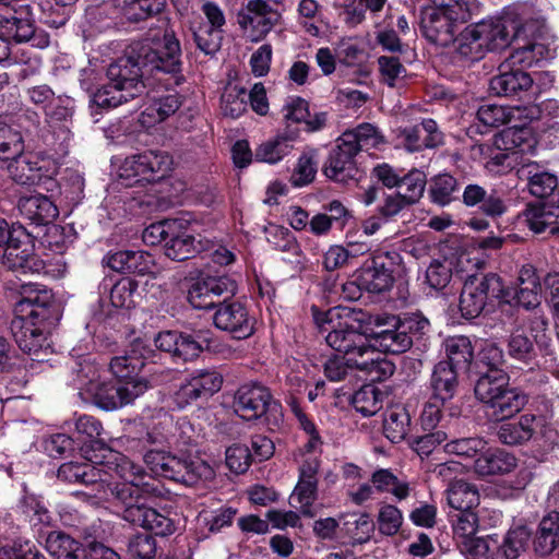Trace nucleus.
<instances>
[{
  "label": "nucleus",
  "instance_id": "nucleus-1",
  "mask_svg": "<svg viewBox=\"0 0 559 559\" xmlns=\"http://www.w3.org/2000/svg\"><path fill=\"white\" fill-rule=\"evenodd\" d=\"M311 310L314 322L323 332H328V345L340 353L357 355L359 359L353 360L355 368L366 371L371 381H383L394 373L395 365L381 358L367 335L349 324V320L361 322L362 319L358 318L361 312L355 313L347 308H331L321 312L314 306Z\"/></svg>",
  "mask_w": 559,
  "mask_h": 559
},
{
  "label": "nucleus",
  "instance_id": "nucleus-2",
  "mask_svg": "<svg viewBox=\"0 0 559 559\" xmlns=\"http://www.w3.org/2000/svg\"><path fill=\"white\" fill-rule=\"evenodd\" d=\"M236 292L237 283L229 276L199 277L188 290V301L195 309L217 308L215 326L242 340L253 334L255 321L241 302L228 301Z\"/></svg>",
  "mask_w": 559,
  "mask_h": 559
},
{
  "label": "nucleus",
  "instance_id": "nucleus-3",
  "mask_svg": "<svg viewBox=\"0 0 559 559\" xmlns=\"http://www.w3.org/2000/svg\"><path fill=\"white\" fill-rule=\"evenodd\" d=\"M142 66L134 44L130 45L123 56L109 64L108 83L93 94V104L99 108L112 109L142 97L146 90L145 81L150 78Z\"/></svg>",
  "mask_w": 559,
  "mask_h": 559
},
{
  "label": "nucleus",
  "instance_id": "nucleus-4",
  "mask_svg": "<svg viewBox=\"0 0 559 559\" xmlns=\"http://www.w3.org/2000/svg\"><path fill=\"white\" fill-rule=\"evenodd\" d=\"M133 44L143 63L142 67L150 76L160 80L159 75L170 74L175 84H179L182 68L181 47L174 31L165 29L162 36L155 35Z\"/></svg>",
  "mask_w": 559,
  "mask_h": 559
},
{
  "label": "nucleus",
  "instance_id": "nucleus-5",
  "mask_svg": "<svg viewBox=\"0 0 559 559\" xmlns=\"http://www.w3.org/2000/svg\"><path fill=\"white\" fill-rule=\"evenodd\" d=\"M117 512L127 522L167 536L175 532L174 522L148 506V496L144 488L126 484L117 491Z\"/></svg>",
  "mask_w": 559,
  "mask_h": 559
},
{
  "label": "nucleus",
  "instance_id": "nucleus-6",
  "mask_svg": "<svg viewBox=\"0 0 559 559\" xmlns=\"http://www.w3.org/2000/svg\"><path fill=\"white\" fill-rule=\"evenodd\" d=\"M502 280L496 273L467 276L460 296V311L465 319H475L490 312L500 300L507 301Z\"/></svg>",
  "mask_w": 559,
  "mask_h": 559
},
{
  "label": "nucleus",
  "instance_id": "nucleus-7",
  "mask_svg": "<svg viewBox=\"0 0 559 559\" xmlns=\"http://www.w3.org/2000/svg\"><path fill=\"white\" fill-rule=\"evenodd\" d=\"M20 299L14 305V319L45 324L55 329L61 318L60 305L51 290L34 283H24L19 289Z\"/></svg>",
  "mask_w": 559,
  "mask_h": 559
},
{
  "label": "nucleus",
  "instance_id": "nucleus-8",
  "mask_svg": "<svg viewBox=\"0 0 559 559\" xmlns=\"http://www.w3.org/2000/svg\"><path fill=\"white\" fill-rule=\"evenodd\" d=\"M453 537L460 551L468 559L487 557L493 545H497V535L476 537L478 528L485 527L484 520L473 510H457L449 514Z\"/></svg>",
  "mask_w": 559,
  "mask_h": 559
},
{
  "label": "nucleus",
  "instance_id": "nucleus-9",
  "mask_svg": "<svg viewBox=\"0 0 559 559\" xmlns=\"http://www.w3.org/2000/svg\"><path fill=\"white\" fill-rule=\"evenodd\" d=\"M146 473L154 477H164L192 484L198 479H211L213 468L201 456H146Z\"/></svg>",
  "mask_w": 559,
  "mask_h": 559
},
{
  "label": "nucleus",
  "instance_id": "nucleus-10",
  "mask_svg": "<svg viewBox=\"0 0 559 559\" xmlns=\"http://www.w3.org/2000/svg\"><path fill=\"white\" fill-rule=\"evenodd\" d=\"M151 388L147 379H134L126 382H100L91 380L85 392L88 400L104 411H114L132 403Z\"/></svg>",
  "mask_w": 559,
  "mask_h": 559
},
{
  "label": "nucleus",
  "instance_id": "nucleus-11",
  "mask_svg": "<svg viewBox=\"0 0 559 559\" xmlns=\"http://www.w3.org/2000/svg\"><path fill=\"white\" fill-rule=\"evenodd\" d=\"M12 335L19 348L33 357L34 360H46L53 352L51 332L45 324L13 319L10 324Z\"/></svg>",
  "mask_w": 559,
  "mask_h": 559
},
{
  "label": "nucleus",
  "instance_id": "nucleus-12",
  "mask_svg": "<svg viewBox=\"0 0 559 559\" xmlns=\"http://www.w3.org/2000/svg\"><path fill=\"white\" fill-rule=\"evenodd\" d=\"M282 13L265 0H249L246 8L237 14V23L242 31L249 32L250 40L261 41L281 23Z\"/></svg>",
  "mask_w": 559,
  "mask_h": 559
},
{
  "label": "nucleus",
  "instance_id": "nucleus-13",
  "mask_svg": "<svg viewBox=\"0 0 559 559\" xmlns=\"http://www.w3.org/2000/svg\"><path fill=\"white\" fill-rule=\"evenodd\" d=\"M9 248L4 249L2 264L19 275L38 274L45 270V262L35 253L34 239L27 231L19 230Z\"/></svg>",
  "mask_w": 559,
  "mask_h": 559
},
{
  "label": "nucleus",
  "instance_id": "nucleus-14",
  "mask_svg": "<svg viewBox=\"0 0 559 559\" xmlns=\"http://www.w3.org/2000/svg\"><path fill=\"white\" fill-rule=\"evenodd\" d=\"M394 252H377L366 260L358 276V287L369 293L381 294L389 290L394 283Z\"/></svg>",
  "mask_w": 559,
  "mask_h": 559
},
{
  "label": "nucleus",
  "instance_id": "nucleus-15",
  "mask_svg": "<svg viewBox=\"0 0 559 559\" xmlns=\"http://www.w3.org/2000/svg\"><path fill=\"white\" fill-rule=\"evenodd\" d=\"M0 36L16 44L33 41L36 46H47L49 41L47 36H37L32 13L23 8L0 11Z\"/></svg>",
  "mask_w": 559,
  "mask_h": 559
},
{
  "label": "nucleus",
  "instance_id": "nucleus-16",
  "mask_svg": "<svg viewBox=\"0 0 559 559\" xmlns=\"http://www.w3.org/2000/svg\"><path fill=\"white\" fill-rule=\"evenodd\" d=\"M280 404L273 400L269 388L259 383L241 385L235 394L234 408L245 420H255L267 412H277Z\"/></svg>",
  "mask_w": 559,
  "mask_h": 559
},
{
  "label": "nucleus",
  "instance_id": "nucleus-17",
  "mask_svg": "<svg viewBox=\"0 0 559 559\" xmlns=\"http://www.w3.org/2000/svg\"><path fill=\"white\" fill-rule=\"evenodd\" d=\"M5 162L9 176L19 185L39 186L49 182L56 186L47 167L49 162L46 159H40L32 153H24L23 150Z\"/></svg>",
  "mask_w": 559,
  "mask_h": 559
},
{
  "label": "nucleus",
  "instance_id": "nucleus-18",
  "mask_svg": "<svg viewBox=\"0 0 559 559\" xmlns=\"http://www.w3.org/2000/svg\"><path fill=\"white\" fill-rule=\"evenodd\" d=\"M486 51L500 50L521 40L523 27L515 21H490L475 24Z\"/></svg>",
  "mask_w": 559,
  "mask_h": 559
},
{
  "label": "nucleus",
  "instance_id": "nucleus-19",
  "mask_svg": "<svg viewBox=\"0 0 559 559\" xmlns=\"http://www.w3.org/2000/svg\"><path fill=\"white\" fill-rule=\"evenodd\" d=\"M171 159L164 152L146 151L127 158L126 170H131L139 180L155 182L170 170Z\"/></svg>",
  "mask_w": 559,
  "mask_h": 559
},
{
  "label": "nucleus",
  "instance_id": "nucleus-20",
  "mask_svg": "<svg viewBox=\"0 0 559 559\" xmlns=\"http://www.w3.org/2000/svg\"><path fill=\"white\" fill-rule=\"evenodd\" d=\"M358 151L347 141L340 136L336 146L330 152L323 166L324 175L335 181L347 182L355 178L357 168L355 156Z\"/></svg>",
  "mask_w": 559,
  "mask_h": 559
},
{
  "label": "nucleus",
  "instance_id": "nucleus-21",
  "mask_svg": "<svg viewBox=\"0 0 559 559\" xmlns=\"http://www.w3.org/2000/svg\"><path fill=\"white\" fill-rule=\"evenodd\" d=\"M443 8L425 9L420 15V29L429 41L448 46L453 40L454 24L443 11Z\"/></svg>",
  "mask_w": 559,
  "mask_h": 559
},
{
  "label": "nucleus",
  "instance_id": "nucleus-22",
  "mask_svg": "<svg viewBox=\"0 0 559 559\" xmlns=\"http://www.w3.org/2000/svg\"><path fill=\"white\" fill-rule=\"evenodd\" d=\"M187 222L177 219L164 245L165 255L174 261H185L202 250L201 241L188 233Z\"/></svg>",
  "mask_w": 559,
  "mask_h": 559
},
{
  "label": "nucleus",
  "instance_id": "nucleus-23",
  "mask_svg": "<svg viewBox=\"0 0 559 559\" xmlns=\"http://www.w3.org/2000/svg\"><path fill=\"white\" fill-rule=\"evenodd\" d=\"M17 209L25 219L37 226L49 225L59 215V210L51 198L41 193L21 197Z\"/></svg>",
  "mask_w": 559,
  "mask_h": 559
},
{
  "label": "nucleus",
  "instance_id": "nucleus-24",
  "mask_svg": "<svg viewBox=\"0 0 559 559\" xmlns=\"http://www.w3.org/2000/svg\"><path fill=\"white\" fill-rule=\"evenodd\" d=\"M462 201L467 207H477L490 217L501 216L507 212L506 201L497 191L488 193L484 187L476 183H469L464 188Z\"/></svg>",
  "mask_w": 559,
  "mask_h": 559
},
{
  "label": "nucleus",
  "instance_id": "nucleus-25",
  "mask_svg": "<svg viewBox=\"0 0 559 559\" xmlns=\"http://www.w3.org/2000/svg\"><path fill=\"white\" fill-rule=\"evenodd\" d=\"M130 350L122 356L112 357L109 364L110 370L114 376L120 380L130 381L134 379H144L138 377L136 373L143 366V358H146L151 353L141 340H135L130 346Z\"/></svg>",
  "mask_w": 559,
  "mask_h": 559
},
{
  "label": "nucleus",
  "instance_id": "nucleus-26",
  "mask_svg": "<svg viewBox=\"0 0 559 559\" xmlns=\"http://www.w3.org/2000/svg\"><path fill=\"white\" fill-rule=\"evenodd\" d=\"M490 80V90L498 96L522 97L533 86L532 76L522 69L502 70Z\"/></svg>",
  "mask_w": 559,
  "mask_h": 559
},
{
  "label": "nucleus",
  "instance_id": "nucleus-27",
  "mask_svg": "<svg viewBox=\"0 0 559 559\" xmlns=\"http://www.w3.org/2000/svg\"><path fill=\"white\" fill-rule=\"evenodd\" d=\"M223 377L215 370H198L181 385L179 395L187 403L209 397L221 390Z\"/></svg>",
  "mask_w": 559,
  "mask_h": 559
},
{
  "label": "nucleus",
  "instance_id": "nucleus-28",
  "mask_svg": "<svg viewBox=\"0 0 559 559\" xmlns=\"http://www.w3.org/2000/svg\"><path fill=\"white\" fill-rule=\"evenodd\" d=\"M405 146L411 152L426 148H433L443 143V135L438 130L437 122L432 119H425L419 124L404 128L401 131Z\"/></svg>",
  "mask_w": 559,
  "mask_h": 559
},
{
  "label": "nucleus",
  "instance_id": "nucleus-29",
  "mask_svg": "<svg viewBox=\"0 0 559 559\" xmlns=\"http://www.w3.org/2000/svg\"><path fill=\"white\" fill-rule=\"evenodd\" d=\"M536 144L534 133L528 127H508L495 134L492 139L495 148L526 155L535 150Z\"/></svg>",
  "mask_w": 559,
  "mask_h": 559
},
{
  "label": "nucleus",
  "instance_id": "nucleus-30",
  "mask_svg": "<svg viewBox=\"0 0 559 559\" xmlns=\"http://www.w3.org/2000/svg\"><path fill=\"white\" fill-rule=\"evenodd\" d=\"M114 461L110 462L108 468L115 473L122 481H117L114 485H108V490L112 499L117 502V491L126 484H132L136 487L140 486V480L146 474L145 467L141 464L145 462L146 456H135L138 461L132 460L131 456H112Z\"/></svg>",
  "mask_w": 559,
  "mask_h": 559
},
{
  "label": "nucleus",
  "instance_id": "nucleus-31",
  "mask_svg": "<svg viewBox=\"0 0 559 559\" xmlns=\"http://www.w3.org/2000/svg\"><path fill=\"white\" fill-rule=\"evenodd\" d=\"M391 326L367 335L369 343L373 349L378 348L383 353L399 355L407 352L413 345L412 336L407 335L396 321H393Z\"/></svg>",
  "mask_w": 559,
  "mask_h": 559
},
{
  "label": "nucleus",
  "instance_id": "nucleus-32",
  "mask_svg": "<svg viewBox=\"0 0 559 559\" xmlns=\"http://www.w3.org/2000/svg\"><path fill=\"white\" fill-rule=\"evenodd\" d=\"M459 370L453 369L448 362H438L432 370L430 388L432 400L440 401L442 405L451 401L457 390Z\"/></svg>",
  "mask_w": 559,
  "mask_h": 559
},
{
  "label": "nucleus",
  "instance_id": "nucleus-33",
  "mask_svg": "<svg viewBox=\"0 0 559 559\" xmlns=\"http://www.w3.org/2000/svg\"><path fill=\"white\" fill-rule=\"evenodd\" d=\"M509 374L503 369L479 370V377L474 386L476 399L488 405L509 386Z\"/></svg>",
  "mask_w": 559,
  "mask_h": 559
},
{
  "label": "nucleus",
  "instance_id": "nucleus-34",
  "mask_svg": "<svg viewBox=\"0 0 559 559\" xmlns=\"http://www.w3.org/2000/svg\"><path fill=\"white\" fill-rule=\"evenodd\" d=\"M530 536L523 526L510 530L501 542L497 537V545L492 546L487 556L491 559H516L525 550Z\"/></svg>",
  "mask_w": 559,
  "mask_h": 559
},
{
  "label": "nucleus",
  "instance_id": "nucleus-35",
  "mask_svg": "<svg viewBox=\"0 0 559 559\" xmlns=\"http://www.w3.org/2000/svg\"><path fill=\"white\" fill-rule=\"evenodd\" d=\"M520 217L535 234L549 230V234H559V226L554 225L552 203H528Z\"/></svg>",
  "mask_w": 559,
  "mask_h": 559
},
{
  "label": "nucleus",
  "instance_id": "nucleus-36",
  "mask_svg": "<svg viewBox=\"0 0 559 559\" xmlns=\"http://www.w3.org/2000/svg\"><path fill=\"white\" fill-rule=\"evenodd\" d=\"M526 403V394L516 388L508 386L487 407L491 409V416L496 420H504L518 414Z\"/></svg>",
  "mask_w": 559,
  "mask_h": 559
},
{
  "label": "nucleus",
  "instance_id": "nucleus-37",
  "mask_svg": "<svg viewBox=\"0 0 559 559\" xmlns=\"http://www.w3.org/2000/svg\"><path fill=\"white\" fill-rule=\"evenodd\" d=\"M542 285L532 266H523L519 275V286L515 292L516 302L526 309L535 308L540 302Z\"/></svg>",
  "mask_w": 559,
  "mask_h": 559
},
{
  "label": "nucleus",
  "instance_id": "nucleus-38",
  "mask_svg": "<svg viewBox=\"0 0 559 559\" xmlns=\"http://www.w3.org/2000/svg\"><path fill=\"white\" fill-rule=\"evenodd\" d=\"M444 349L448 362L455 370H468L474 357L472 342L467 336L457 335L445 340Z\"/></svg>",
  "mask_w": 559,
  "mask_h": 559
},
{
  "label": "nucleus",
  "instance_id": "nucleus-39",
  "mask_svg": "<svg viewBox=\"0 0 559 559\" xmlns=\"http://www.w3.org/2000/svg\"><path fill=\"white\" fill-rule=\"evenodd\" d=\"M75 427L79 433L86 436L82 441L83 445L81 449L85 453L100 451L118 452L100 438L103 427L100 421L94 417L87 415L79 417Z\"/></svg>",
  "mask_w": 559,
  "mask_h": 559
},
{
  "label": "nucleus",
  "instance_id": "nucleus-40",
  "mask_svg": "<svg viewBox=\"0 0 559 559\" xmlns=\"http://www.w3.org/2000/svg\"><path fill=\"white\" fill-rule=\"evenodd\" d=\"M298 135L297 130H285L275 139L262 143L255 151V159L274 164L281 160L292 150L290 142Z\"/></svg>",
  "mask_w": 559,
  "mask_h": 559
},
{
  "label": "nucleus",
  "instance_id": "nucleus-41",
  "mask_svg": "<svg viewBox=\"0 0 559 559\" xmlns=\"http://www.w3.org/2000/svg\"><path fill=\"white\" fill-rule=\"evenodd\" d=\"M536 550L543 555H549L557 551L559 559V515L550 514L545 516L540 524L538 535L535 542Z\"/></svg>",
  "mask_w": 559,
  "mask_h": 559
},
{
  "label": "nucleus",
  "instance_id": "nucleus-42",
  "mask_svg": "<svg viewBox=\"0 0 559 559\" xmlns=\"http://www.w3.org/2000/svg\"><path fill=\"white\" fill-rule=\"evenodd\" d=\"M447 500L454 511L473 510L479 503V492L474 485L455 480L447 490Z\"/></svg>",
  "mask_w": 559,
  "mask_h": 559
},
{
  "label": "nucleus",
  "instance_id": "nucleus-43",
  "mask_svg": "<svg viewBox=\"0 0 559 559\" xmlns=\"http://www.w3.org/2000/svg\"><path fill=\"white\" fill-rule=\"evenodd\" d=\"M479 476L509 473L515 467V456H463Z\"/></svg>",
  "mask_w": 559,
  "mask_h": 559
},
{
  "label": "nucleus",
  "instance_id": "nucleus-44",
  "mask_svg": "<svg viewBox=\"0 0 559 559\" xmlns=\"http://www.w3.org/2000/svg\"><path fill=\"white\" fill-rule=\"evenodd\" d=\"M455 52L462 59L477 61L485 56V50L475 25L467 26L453 40Z\"/></svg>",
  "mask_w": 559,
  "mask_h": 559
},
{
  "label": "nucleus",
  "instance_id": "nucleus-45",
  "mask_svg": "<svg viewBox=\"0 0 559 559\" xmlns=\"http://www.w3.org/2000/svg\"><path fill=\"white\" fill-rule=\"evenodd\" d=\"M459 181L450 174H440L432 178L429 194L433 203L444 206L457 199Z\"/></svg>",
  "mask_w": 559,
  "mask_h": 559
},
{
  "label": "nucleus",
  "instance_id": "nucleus-46",
  "mask_svg": "<svg viewBox=\"0 0 559 559\" xmlns=\"http://www.w3.org/2000/svg\"><path fill=\"white\" fill-rule=\"evenodd\" d=\"M383 399L382 391L374 385L367 384L355 392L352 404L364 416H372L382 408Z\"/></svg>",
  "mask_w": 559,
  "mask_h": 559
},
{
  "label": "nucleus",
  "instance_id": "nucleus-47",
  "mask_svg": "<svg viewBox=\"0 0 559 559\" xmlns=\"http://www.w3.org/2000/svg\"><path fill=\"white\" fill-rule=\"evenodd\" d=\"M508 355L524 364H530L536 358L534 342L526 335L521 328L515 329L508 338Z\"/></svg>",
  "mask_w": 559,
  "mask_h": 559
},
{
  "label": "nucleus",
  "instance_id": "nucleus-48",
  "mask_svg": "<svg viewBox=\"0 0 559 559\" xmlns=\"http://www.w3.org/2000/svg\"><path fill=\"white\" fill-rule=\"evenodd\" d=\"M411 424V417L403 407H396L389 411L383 421V431L385 437L393 443H397L407 435Z\"/></svg>",
  "mask_w": 559,
  "mask_h": 559
},
{
  "label": "nucleus",
  "instance_id": "nucleus-49",
  "mask_svg": "<svg viewBox=\"0 0 559 559\" xmlns=\"http://www.w3.org/2000/svg\"><path fill=\"white\" fill-rule=\"evenodd\" d=\"M401 190L397 191L402 198L409 204L417 203L424 194L426 187L425 173L413 169L408 174L402 176L401 183L397 186Z\"/></svg>",
  "mask_w": 559,
  "mask_h": 559
},
{
  "label": "nucleus",
  "instance_id": "nucleus-50",
  "mask_svg": "<svg viewBox=\"0 0 559 559\" xmlns=\"http://www.w3.org/2000/svg\"><path fill=\"white\" fill-rule=\"evenodd\" d=\"M317 499V485L312 480L307 483H298L290 496V504L308 518H313L316 511L313 502Z\"/></svg>",
  "mask_w": 559,
  "mask_h": 559
},
{
  "label": "nucleus",
  "instance_id": "nucleus-51",
  "mask_svg": "<svg viewBox=\"0 0 559 559\" xmlns=\"http://www.w3.org/2000/svg\"><path fill=\"white\" fill-rule=\"evenodd\" d=\"M221 108L226 117L238 118L247 110V92L242 87L229 86L221 97Z\"/></svg>",
  "mask_w": 559,
  "mask_h": 559
},
{
  "label": "nucleus",
  "instance_id": "nucleus-52",
  "mask_svg": "<svg viewBox=\"0 0 559 559\" xmlns=\"http://www.w3.org/2000/svg\"><path fill=\"white\" fill-rule=\"evenodd\" d=\"M197 47L205 55H215L222 46L223 31L209 27L206 24H200L191 28Z\"/></svg>",
  "mask_w": 559,
  "mask_h": 559
},
{
  "label": "nucleus",
  "instance_id": "nucleus-53",
  "mask_svg": "<svg viewBox=\"0 0 559 559\" xmlns=\"http://www.w3.org/2000/svg\"><path fill=\"white\" fill-rule=\"evenodd\" d=\"M80 548L76 540L59 531L50 532L46 538V549L56 559H64Z\"/></svg>",
  "mask_w": 559,
  "mask_h": 559
},
{
  "label": "nucleus",
  "instance_id": "nucleus-54",
  "mask_svg": "<svg viewBox=\"0 0 559 559\" xmlns=\"http://www.w3.org/2000/svg\"><path fill=\"white\" fill-rule=\"evenodd\" d=\"M24 150L22 135L7 122L0 120V160L5 162L10 156Z\"/></svg>",
  "mask_w": 559,
  "mask_h": 559
},
{
  "label": "nucleus",
  "instance_id": "nucleus-55",
  "mask_svg": "<svg viewBox=\"0 0 559 559\" xmlns=\"http://www.w3.org/2000/svg\"><path fill=\"white\" fill-rule=\"evenodd\" d=\"M246 452L251 454H274L276 451L275 441L265 435H254L250 439V447L246 443L234 442L228 445L225 450V454H235V452Z\"/></svg>",
  "mask_w": 559,
  "mask_h": 559
},
{
  "label": "nucleus",
  "instance_id": "nucleus-56",
  "mask_svg": "<svg viewBox=\"0 0 559 559\" xmlns=\"http://www.w3.org/2000/svg\"><path fill=\"white\" fill-rule=\"evenodd\" d=\"M377 524L381 534L393 536L403 524V514L395 506L383 504L379 509Z\"/></svg>",
  "mask_w": 559,
  "mask_h": 559
},
{
  "label": "nucleus",
  "instance_id": "nucleus-57",
  "mask_svg": "<svg viewBox=\"0 0 559 559\" xmlns=\"http://www.w3.org/2000/svg\"><path fill=\"white\" fill-rule=\"evenodd\" d=\"M452 278V262L443 260H433L426 271V282L431 288L443 289Z\"/></svg>",
  "mask_w": 559,
  "mask_h": 559
},
{
  "label": "nucleus",
  "instance_id": "nucleus-58",
  "mask_svg": "<svg viewBox=\"0 0 559 559\" xmlns=\"http://www.w3.org/2000/svg\"><path fill=\"white\" fill-rule=\"evenodd\" d=\"M341 136L358 152L369 146H376L378 143L377 130L369 123H362L353 131L344 132Z\"/></svg>",
  "mask_w": 559,
  "mask_h": 559
},
{
  "label": "nucleus",
  "instance_id": "nucleus-59",
  "mask_svg": "<svg viewBox=\"0 0 559 559\" xmlns=\"http://www.w3.org/2000/svg\"><path fill=\"white\" fill-rule=\"evenodd\" d=\"M343 354L334 355L324 362V374L331 381L343 380L347 376L348 370L355 368L353 360L359 359L357 355Z\"/></svg>",
  "mask_w": 559,
  "mask_h": 559
},
{
  "label": "nucleus",
  "instance_id": "nucleus-60",
  "mask_svg": "<svg viewBox=\"0 0 559 559\" xmlns=\"http://www.w3.org/2000/svg\"><path fill=\"white\" fill-rule=\"evenodd\" d=\"M477 118L485 126L498 128L510 122L512 112L504 106L486 104L478 108Z\"/></svg>",
  "mask_w": 559,
  "mask_h": 559
},
{
  "label": "nucleus",
  "instance_id": "nucleus-61",
  "mask_svg": "<svg viewBox=\"0 0 559 559\" xmlns=\"http://www.w3.org/2000/svg\"><path fill=\"white\" fill-rule=\"evenodd\" d=\"M138 284L124 277L118 281L110 290V302L116 308H130L133 306V294L136 290Z\"/></svg>",
  "mask_w": 559,
  "mask_h": 559
},
{
  "label": "nucleus",
  "instance_id": "nucleus-62",
  "mask_svg": "<svg viewBox=\"0 0 559 559\" xmlns=\"http://www.w3.org/2000/svg\"><path fill=\"white\" fill-rule=\"evenodd\" d=\"M93 471L94 467L87 462H69L60 466L58 477L70 483L87 484L94 481L93 475H91Z\"/></svg>",
  "mask_w": 559,
  "mask_h": 559
},
{
  "label": "nucleus",
  "instance_id": "nucleus-63",
  "mask_svg": "<svg viewBox=\"0 0 559 559\" xmlns=\"http://www.w3.org/2000/svg\"><path fill=\"white\" fill-rule=\"evenodd\" d=\"M445 439L447 435L443 431H436L416 437L409 441V444L416 454H432L443 448L442 443Z\"/></svg>",
  "mask_w": 559,
  "mask_h": 559
},
{
  "label": "nucleus",
  "instance_id": "nucleus-64",
  "mask_svg": "<svg viewBox=\"0 0 559 559\" xmlns=\"http://www.w3.org/2000/svg\"><path fill=\"white\" fill-rule=\"evenodd\" d=\"M392 321L399 322L401 329L412 336L421 337L429 332L430 322L421 313L405 314L403 318L393 317Z\"/></svg>",
  "mask_w": 559,
  "mask_h": 559
}]
</instances>
